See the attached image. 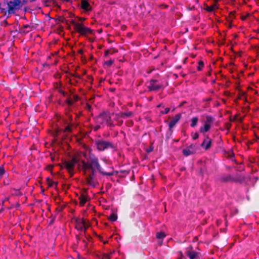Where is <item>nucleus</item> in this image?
Instances as JSON below:
<instances>
[{
  "instance_id": "79ce46f5",
  "label": "nucleus",
  "mask_w": 259,
  "mask_h": 259,
  "mask_svg": "<svg viewBox=\"0 0 259 259\" xmlns=\"http://www.w3.org/2000/svg\"><path fill=\"white\" fill-rule=\"evenodd\" d=\"M88 226L87 225L85 221L84 222V228H83V231H84V234H85L86 230L88 228Z\"/></svg>"
},
{
  "instance_id": "864d4df0",
  "label": "nucleus",
  "mask_w": 259,
  "mask_h": 259,
  "mask_svg": "<svg viewBox=\"0 0 259 259\" xmlns=\"http://www.w3.org/2000/svg\"><path fill=\"white\" fill-rule=\"evenodd\" d=\"M53 165H49L48 166V169H52L53 168Z\"/></svg>"
},
{
  "instance_id": "052dcab7",
  "label": "nucleus",
  "mask_w": 259,
  "mask_h": 259,
  "mask_svg": "<svg viewBox=\"0 0 259 259\" xmlns=\"http://www.w3.org/2000/svg\"><path fill=\"white\" fill-rule=\"evenodd\" d=\"M47 181L48 182H51L52 180L49 178H47Z\"/></svg>"
},
{
  "instance_id": "bf43d9fd",
  "label": "nucleus",
  "mask_w": 259,
  "mask_h": 259,
  "mask_svg": "<svg viewBox=\"0 0 259 259\" xmlns=\"http://www.w3.org/2000/svg\"><path fill=\"white\" fill-rule=\"evenodd\" d=\"M194 147V146L193 145H191L189 146V148L192 149Z\"/></svg>"
},
{
  "instance_id": "c756f323",
  "label": "nucleus",
  "mask_w": 259,
  "mask_h": 259,
  "mask_svg": "<svg viewBox=\"0 0 259 259\" xmlns=\"http://www.w3.org/2000/svg\"><path fill=\"white\" fill-rule=\"evenodd\" d=\"M72 126V124H69L68 125H67L64 129V132H71L72 130H71V127Z\"/></svg>"
},
{
  "instance_id": "2eb2a0df",
  "label": "nucleus",
  "mask_w": 259,
  "mask_h": 259,
  "mask_svg": "<svg viewBox=\"0 0 259 259\" xmlns=\"http://www.w3.org/2000/svg\"><path fill=\"white\" fill-rule=\"evenodd\" d=\"M79 204L81 206H83L85 203L88 201L89 198L88 196L81 194L79 197Z\"/></svg>"
},
{
  "instance_id": "5701e85b",
  "label": "nucleus",
  "mask_w": 259,
  "mask_h": 259,
  "mask_svg": "<svg viewBox=\"0 0 259 259\" xmlns=\"http://www.w3.org/2000/svg\"><path fill=\"white\" fill-rule=\"evenodd\" d=\"M84 236H85V238H86L87 240H83V242H84V246H87V245H88L87 241H88V242H90V241L92 240V238L91 236H90V235H85V234H84Z\"/></svg>"
},
{
  "instance_id": "f8f14e48",
  "label": "nucleus",
  "mask_w": 259,
  "mask_h": 259,
  "mask_svg": "<svg viewBox=\"0 0 259 259\" xmlns=\"http://www.w3.org/2000/svg\"><path fill=\"white\" fill-rule=\"evenodd\" d=\"M190 250H188L186 252V255L190 258V259H195L198 255V253L193 250V247L190 245L189 246Z\"/></svg>"
},
{
  "instance_id": "0eeeda50",
  "label": "nucleus",
  "mask_w": 259,
  "mask_h": 259,
  "mask_svg": "<svg viewBox=\"0 0 259 259\" xmlns=\"http://www.w3.org/2000/svg\"><path fill=\"white\" fill-rule=\"evenodd\" d=\"M76 27V32L79 33L81 35L85 36L88 34H92L93 33V30L84 26L82 24L77 25Z\"/></svg>"
},
{
  "instance_id": "8fccbe9b",
  "label": "nucleus",
  "mask_w": 259,
  "mask_h": 259,
  "mask_svg": "<svg viewBox=\"0 0 259 259\" xmlns=\"http://www.w3.org/2000/svg\"><path fill=\"white\" fill-rule=\"evenodd\" d=\"M9 198L8 197V198H6L5 200H4L3 201H2V205H4V203L5 201H9Z\"/></svg>"
},
{
  "instance_id": "dca6fc26",
  "label": "nucleus",
  "mask_w": 259,
  "mask_h": 259,
  "mask_svg": "<svg viewBox=\"0 0 259 259\" xmlns=\"http://www.w3.org/2000/svg\"><path fill=\"white\" fill-rule=\"evenodd\" d=\"M210 129V124L205 123L203 126L200 128L199 131L201 133H205Z\"/></svg>"
},
{
  "instance_id": "72a5a7b5",
  "label": "nucleus",
  "mask_w": 259,
  "mask_h": 259,
  "mask_svg": "<svg viewBox=\"0 0 259 259\" xmlns=\"http://www.w3.org/2000/svg\"><path fill=\"white\" fill-rule=\"evenodd\" d=\"M58 92L61 94L64 97H67L68 96V93L63 91L61 89H59L58 90Z\"/></svg>"
},
{
  "instance_id": "f257e3e1",
  "label": "nucleus",
  "mask_w": 259,
  "mask_h": 259,
  "mask_svg": "<svg viewBox=\"0 0 259 259\" xmlns=\"http://www.w3.org/2000/svg\"><path fill=\"white\" fill-rule=\"evenodd\" d=\"M82 163L81 168L84 171V174L87 172L88 169H90L91 172L88 175L86 178V181L88 185L90 186L95 187L97 185V182L95 180L96 171L103 176H111L115 174H118L119 177L126 176L130 173L129 170H121L119 171H114L113 169L109 171L104 170L103 168L101 167L99 160L97 156L95 154L91 152H89L88 157L87 158V161L82 160L81 161Z\"/></svg>"
},
{
  "instance_id": "4be33fe9",
  "label": "nucleus",
  "mask_w": 259,
  "mask_h": 259,
  "mask_svg": "<svg viewBox=\"0 0 259 259\" xmlns=\"http://www.w3.org/2000/svg\"><path fill=\"white\" fill-rule=\"evenodd\" d=\"M213 120L214 119L211 116L207 115L206 117V121L205 123H207L210 124L211 122L213 121Z\"/></svg>"
},
{
  "instance_id": "e2e57ef3",
  "label": "nucleus",
  "mask_w": 259,
  "mask_h": 259,
  "mask_svg": "<svg viewBox=\"0 0 259 259\" xmlns=\"http://www.w3.org/2000/svg\"><path fill=\"white\" fill-rule=\"evenodd\" d=\"M79 19L81 21H84L85 20L84 18H80Z\"/></svg>"
},
{
  "instance_id": "69168bd1",
  "label": "nucleus",
  "mask_w": 259,
  "mask_h": 259,
  "mask_svg": "<svg viewBox=\"0 0 259 259\" xmlns=\"http://www.w3.org/2000/svg\"><path fill=\"white\" fill-rule=\"evenodd\" d=\"M58 184V183L57 182H54V185L57 186Z\"/></svg>"
},
{
  "instance_id": "37998d69",
  "label": "nucleus",
  "mask_w": 259,
  "mask_h": 259,
  "mask_svg": "<svg viewBox=\"0 0 259 259\" xmlns=\"http://www.w3.org/2000/svg\"><path fill=\"white\" fill-rule=\"evenodd\" d=\"M238 115H235L234 116L233 118V119H231L230 120H231V121H235V120H237V119H238Z\"/></svg>"
},
{
  "instance_id": "4c0bfd02",
  "label": "nucleus",
  "mask_w": 259,
  "mask_h": 259,
  "mask_svg": "<svg viewBox=\"0 0 259 259\" xmlns=\"http://www.w3.org/2000/svg\"><path fill=\"white\" fill-rule=\"evenodd\" d=\"M85 109L89 110V111H91V109H92V106L91 105H90V104H85Z\"/></svg>"
},
{
  "instance_id": "c9c22d12",
  "label": "nucleus",
  "mask_w": 259,
  "mask_h": 259,
  "mask_svg": "<svg viewBox=\"0 0 259 259\" xmlns=\"http://www.w3.org/2000/svg\"><path fill=\"white\" fill-rule=\"evenodd\" d=\"M170 110V109L169 108H165L164 110L163 111H161V113L162 114H167Z\"/></svg>"
},
{
  "instance_id": "e433bc0d",
  "label": "nucleus",
  "mask_w": 259,
  "mask_h": 259,
  "mask_svg": "<svg viewBox=\"0 0 259 259\" xmlns=\"http://www.w3.org/2000/svg\"><path fill=\"white\" fill-rule=\"evenodd\" d=\"M199 137V135L197 133H195L194 134H193L192 135V139L193 140H196L197 139H198Z\"/></svg>"
},
{
  "instance_id": "4468645a",
  "label": "nucleus",
  "mask_w": 259,
  "mask_h": 259,
  "mask_svg": "<svg viewBox=\"0 0 259 259\" xmlns=\"http://www.w3.org/2000/svg\"><path fill=\"white\" fill-rule=\"evenodd\" d=\"M133 115V113L132 112L127 111L126 112H120L118 114H116V116L118 118H125L126 117H131Z\"/></svg>"
},
{
  "instance_id": "393cba45",
  "label": "nucleus",
  "mask_w": 259,
  "mask_h": 259,
  "mask_svg": "<svg viewBox=\"0 0 259 259\" xmlns=\"http://www.w3.org/2000/svg\"><path fill=\"white\" fill-rule=\"evenodd\" d=\"M117 215L114 213H111L109 217V219L111 222H114L117 220Z\"/></svg>"
},
{
  "instance_id": "39448f33",
  "label": "nucleus",
  "mask_w": 259,
  "mask_h": 259,
  "mask_svg": "<svg viewBox=\"0 0 259 259\" xmlns=\"http://www.w3.org/2000/svg\"><path fill=\"white\" fill-rule=\"evenodd\" d=\"M111 116L108 112H103L99 114L96 118V122L97 124H107L111 125Z\"/></svg>"
},
{
  "instance_id": "412c9836",
  "label": "nucleus",
  "mask_w": 259,
  "mask_h": 259,
  "mask_svg": "<svg viewBox=\"0 0 259 259\" xmlns=\"http://www.w3.org/2000/svg\"><path fill=\"white\" fill-rule=\"evenodd\" d=\"M12 190L14 192V193L12 194L13 195L17 196L22 195V193L20 191V189H16L14 188Z\"/></svg>"
},
{
  "instance_id": "de8ad7c7",
  "label": "nucleus",
  "mask_w": 259,
  "mask_h": 259,
  "mask_svg": "<svg viewBox=\"0 0 259 259\" xmlns=\"http://www.w3.org/2000/svg\"><path fill=\"white\" fill-rule=\"evenodd\" d=\"M53 185H54V182L53 181H52L51 182H49V186L50 187H52L53 186Z\"/></svg>"
},
{
  "instance_id": "c03bdc74",
  "label": "nucleus",
  "mask_w": 259,
  "mask_h": 259,
  "mask_svg": "<svg viewBox=\"0 0 259 259\" xmlns=\"http://www.w3.org/2000/svg\"><path fill=\"white\" fill-rule=\"evenodd\" d=\"M30 27V26L28 24L24 25L23 26V28H24V29H27V28H28Z\"/></svg>"
},
{
  "instance_id": "473e14b6",
  "label": "nucleus",
  "mask_w": 259,
  "mask_h": 259,
  "mask_svg": "<svg viewBox=\"0 0 259 259\" xmlns=\"http://www.w3.org/2000/svg\"><path fill=\"white\" fill-rule=\"evenodd\" d=\"M112 254V252L110 253H105L103 255V259H110V255Z\"/></svg>"
},
{
  "instance_id": "4d7b16f0",
  "label": "nucleus",
  "mask_w": 259,
  "mask_h": 259,
  "mask_svg": "<svg viewBox=\"0 0 259 259\" xmlns=\"http://www.w3.org/2000/svg\"><path fill=\"white\" fill-rule=\"evenodd\" d=\"M118 52V51H117V50H114L113 51V52H112L111 53V54H113V53H116V52Z\"/></svg>"
},
{
  "instance_id": "6e6d98bb",
  "label": "nucleus",
  "mask_w": 259,
  "mask_h": 259,
  "mask_svg": "<svg viewBox=\"0 0 259 259\" xmlns=\"http://www.w3.org/2000/svg\"><path fill=\"white\" fill-rule=\"evenodd\" d=\"M153 149V148L152 147H151L149 150H147V152H150L152 151Z\"/></svg>"
},
{
  "instance_id": "ddd939ff",
  "label": "nucleus",
  "mask_w": 259,
  "mask_h": 259,
  "mask_svg": "<svg viewBox=\"0 0 259 259\" xmlns=\"http://www.w3.org/2000/svg\"><path fill=\"white\" fill-rule=\"evenodd\" d=\"M81 8L86 11L91 10L90 5L87 0H81Z\"/></svg>"
},
{
  "instance_id": "7c9ffc66",
  "label": "nucleus",
  "mask_w": 259,
  "mask_h": 259,
  "mask_svg": "<svg viewBox=\"0 0 259 259\" xmlns=\"http://www.w3.org/2000/svg\"><path fill=\"white\" fill-rule=\"evenodd\" d=\"M71 23L73 25L74 29L75 31H76V27H77V25L78 24H81V23H76L74 20H71Z\"/></svg>"
},
{
  "instance_id": "a878e982",
  "label": "nucleus",
  "mask_w": 259,
  "mask_h": 259,
  "mask_svg": "<svg viewBox=\"0 0 259 259\" xmlns=\"http://www.w3.org/2000/svg\"><path fill=\"white\" fill-rule=\"evenodd\" d=\"M204 67V63L202 61H199L198 62V66H197V70L198 71L202 70V68Z\"/></svg>"
},
{
  "instance_id": "ea45409f",
  "label": "nucleus",
  "mask_w": 259,
  "mask_h": 259,
  "mask_svg": "<svg viewBox=\"0 0 259 259\" xmlns=\"http://www.w3.org/2000/svg\"><path fill=\"white\" fill-rule=\"evenodd\" d=\"M111 53L110 50H107L105 51V54H104V55L105 56H108L109 54H111Z\"/></svg>"
},
{
  "instance_id": "13d9d810",
  "label": "nucleus",
  "mask_w": 259,
  "mask_h": 259,
  "mask_svg": "<svg viewBox=\"0 0 259 259\" xmlns=\"http://www.w3.org/2000/svg\"><path fill=\"white\" fill-rule=\"evenodd\" d=\"M26 3H27L26 1H23L22 3L21 2V5H22V6L23 5L26 4Z\"/></svg>"
},
{
  "instance_id": "a19ab883",
  "label": "nucleus",
  "mask_w": 259,
  "mask_h": 259,
  "mask_svg": "<svg viewBox=\"0 0 259 259\" xmlns=\"http://www.w3.org/2000/svg\"><path fill=\"white\" fill-rule=\"evenodd\" d=\"M73 100H74V101H78V99H79L78 96L77 95H74L73 97Z\"/></svg>"
},
{
  "instance_id": "58836bf2",
  "label": "nucleus",
  "mask_w": 259,
  "mask_h": 259,
  "mask_svg": "<svg viewBox=\"0 0 259 259\" xmlns=\"http://www.w3.org/2000/svg\"><path fill=\"white\" fill-rule=\"evenodd\" d=\"M101 128L100 124H97V125H96L94 128V131H97L98 130H99Z\"/></svg>"
},
{
  "instance_id": "bb28decb",
  "label": "nucleus",
  "mask_w": 259,
  "mask_h": 259,
  "mask_svg": "<svg viewBox=\"0 0 259 259\" xmlns=\"http://www.w3.org/2000/svg\"><path fill=\"white\" fill-rule=\"evenodd\" d=\"M65 103L67 104L68 106H71L73 104V101L70 98H68L66 100Z\"/></svg>"
},
{
  "instance_id": "a211bd4d",
  "label": "nucleus",
  "mask_w": 259,
  "mask_h": 259,
  "mask_svg": "<svg viewBox=\"0 0 259 259\" xmlns=\"http://www.w3.org/2000/svg\"><path fill=\"white\" fill-rule=\"evenodd\" d=\"M198 121V118L197 117H193L191 119V126L193 127H195L197 125Z\"/></svg>"
},
{
  "instance_id": "20e7f679",
  "label": "nucleus",
  "mask_w": 259,
  "mask_h": 259,
  "mask_svg": "<svg viewBox=\"0 0 259 259\" xmlns=\"http://www.w3.org/2000/svg\"><path fill=\"white\" fill-rule=\"evenodd\" d=\"M79 161V159L75 156L72 157L71 160H65L61 165V168L66 169L70 177H72L74 174V167L76 163Z\"/></svg>"
},
{
  "instance_id": "cd10ccee",
  "label": "nucleus",
  "mask_w": 259,
  "mask_h": 259,
  "mask_svg": "<svg viewBox=\"0 0 259 259\" xmlns=\"http://www.w3.org/2000/svg\"><path fill=\"white\" fill-rule=\"evenodd\" d=\"M77 78H73V79H71V78H69V83L72 84V85H75L76 83H77L78 81L76 79Z\"/></svg>"
},
{
  "instance_id": "2f4dec72",
  "label": "nucleus",
  "mask_w": 259,
  "mask_h": 259,
  "mask_svg": "<svg viewBox=\"0 0 259 259\" xmlns=\"http://www.w3.org/2000/svg\"><path fill=\"white\" fill-rule=\"evenodd\" d=\"M113 63H114V60L110 59L108 61L105 62V64L107 66L110 67L113 64Z\"/></svg>"
},
{
  "instance_id": "a18cd8bd",
  "label": "nucleus",
  "mask_w": 259,
  "mask_h": 259,
  "mask_svg": "<svg viewBox=\"0 0 259 259\" xmlns=\"http://www.w3.org/2000/svg\"><path fill=\"white\" fill-rule=\"evenodd\" d=\"M178 253L181 255V257L179 259H181L183 257V254L182 251H180L178 252Z\"/></svg>"
},
{
  "instance_id": "1a4fd4ad",
  "label": "nucleus",
  "mask_w": 259,
  "mask_h": 259,
  "mask_svg": "<svg viewBox=\"0 0 259 259\" xmlns=\"http://www.w3.org/2000/svg\"><path fill=\"white\" fill-rule=\"evenodd\" d=\"M181 118V114H176L174 118L169 122L168 123V126H169V130L171 133L172 132V128L175 126L176 123L180 120V119Z\"/></svg>"
},
{
  "instance_id": "7ed1b4c3",
  "label": "nucleus",
  "mask_w": 259,
  "mask_h": 259,
  "mask_svg": "<svg viewBox=\"0 0 259 259\" xmlns=\"http://www.w3.org/2000/svg\"><path fill=\"white\" fill-rule=\"evenodd\" d=\"M94 144L96 149L100 152L115 148L113 142L105 140L102 138L96 139L94 141Z\"/></svg>"
},
{
  "instance_id": "f3484780",
  "label": "nucleus",
  "mask_w": 259,
  "mask_h": 259,
  "mask_svg": "<svg viewBox=\"0 0 259 259\" xmlns=\"http://www.w3.org/2000/svg\"><path fill=\"white\" fill-rule=\"evenodd\" d=\"M56 22L57 23H59V22L61 23H65L67 24H68V21L66 20V19L63 17H59L56 19Z\"/></svg>"
},
{
  "instance_id": "09e8293b",
  "label": "nucleus",
  "mask_w": 259,
  "mask_h": 259,
  "mask_svg": "<svg viewBox=\"0 0 259 259\" xmlns=\"http://www.w3.org/2000/svg\"><path fill=\"white\" fill-rule=\"evenodd\" d=\"M226 125H227V127L228 130H229V129H230V128L231 127V124L229 123H227L226 124Z\"/></svg>"
},
{
  "instance_id": "f704fd0d",
  "label": "nucleus",
  "mask_w": 259,
  "mask_h": 259,
  "mask_svg": "<svg viewBox=\"0 0 259 259\" xmlns=\"http://www.w3.org/2000/svg\"><path fill=\"white\" fill-rule=\"evenodd\" d=\"M69 75L71 76L74 77L75 78L81 79L80 75H78L77 73H69Z\"/></svg>"
},
{
  "instance_id": "3c124183",
  "label": "nucleus",
  "mask_w": 259,
  "mask_h": 259,
  "mask_svg": "<svg viewBox=\"0 0 259 259\" xmlns=\"http://www.w3.org/2000/svg\"><path fill=\"white\" fill-rule=\"evenodd\" d=\"M237 120L238 121H239L240 122H241L243 120V118L242 117H239V118L238 117Z\"/></svg>"
},
{
  "instance_id": "f03ea898",
  "label": "nucleus",
  "mask_w": 259,
  "mask_h": 259,
  "mask_svg": "<svg viewBox=\"0 0 259 259\" xmlns=\"http://www.w3.org/2000/svg\"><path fill=\"white\" fill-rule=\"evenodd\" d=\"M244 180V176L239 174H236L234 176L230 174H224L220 178V181L222 183H242Z\"/></svg>"
},
{
  "instance_id": "0e129e2a",
  "label": "nucleus",
  "mask_w": 259,
  "mask_h": 259,
  "mask_svg": "<svg viewBox=\"0 0 259 259\" xmlns=\"http://www.w3.org/2000/svg\"><path fill=\"white\" fill-rule=\"evenodd\" d=\"M76 238L77 240H79L80 239V238H79V236H78V235L76 236Z\"/></svg>"
},
{
  "instance_id": "338daca9",
  "label": "nucleus",
  "mask_w": 259,
  "mask_h": 259,
  "mask_svg": "<svg viewBox=\"0 0 259 259\" xmlns=\"http://www.w3.org/2000/svg\"><path fill=\"white\" fill-rule=\"evenodd\" d=\"M3 210H4V208L2 207V208L0 209V213H1Z\"/></svg>"
},
{
  "instance_id": "6e6552de",
  "label": "nucleus",
  "mask_w": 259,
  "mask_h": 259,
  "mask_svg": "<svg viewBox=\"0 0 259 259\" xmlns=\"http://www.w3.org/2000/svg\"><path fill=\"white\" fill-rule=\"evenodd\" d=\"M162 88V84L158 83V81L156 79H151L149 82V85L148 88L149 91H157Z\"/></svg>"
},
{
  "instance_id": "c85d7f7f",
  "label": "nucleus",
  "mask_w": 259,
  "mask_h": 259,
  "mask_svg": "<svg viewBox=\"0 0 259 259\" xmlns=\"http://www.w3.org/2000/svg\"><path fill=\"white\" fill-rule=\"evenodd\" d=\"M5 172L6 171L4 166H0V179H1L2 177L4 175Z\"/></svg>"
},
{
  "instance_id": "423d86ee",
  "label": "nucleus",
  "mask_w": 259,
  "mask_h": 259,
  "mask_svg": "<svg viewBox=\"0 0 259 259\" xmlns=\"http://www.w3.org/2000/svg\"><path fill=\"white\" fill-rule=\"evenodd\" d=\"M20 0L11 1L8 3V13L9 14H14L16 10H19L22 7Z\"/></svg>"
},
{
  "instance_id": "774afa93",
  "label": "nucleus",
  "mask_w": 259,
  "mask_h": 259,
  "mask_svg": "<svg viewBox=\"0 0 259 259\" xmlns=\"http://www.w3.org/2000/svg\"><path fill=\"white\" fill-rule=\"evenodd\" d=\"M36 1V0H30L31 3Z\"/></svg>"
},
{
  "instance_id": "9d476101",
  "label": "nucleus",
  "mask_w": 259,
  "mask_h": 259,
  "mask_svg": "<svg viewBox=\"0 0 259 259\" xmlns=\"http://www.w3.org/2000/svg\"><path fill=\"white\" fill-rule=\"evenodd\" d=\"M84 222L85 220L83 219H77L75 220V228L80 231H82L84 228Z\"/></svg>"
},
{
  "instance_id": "49530a36",
  "label": "nucleus",
  "mask_w": 259,
  "mask_h": 259,
  "mask_svg": "<svg viewBox=\"0 0 259 259\" xmlns=\"http://www.w3.org/2000/svg\"><path fill=\"white\" fill-rule=\"evenodd\" d=\"M230 15L231 16L232 18H233L235 17V12H230Z\"/></svg>"
},
{
  "instance_id": "b1692460",
  "label": "nucleus",
  "mask_w": 259,
  "mask_h": 259,
  "mask_svg": "<svg viewBox=\"0 0 259 259\" xmlns=\"http://www.w3.org/2000/svg\"><path fill=\"white\" fill-rule=\"evenodd\" d=\"M165 236V235L164 232H158L156 234V237L157 238L160 239H163Z\"/></svg>"
},
{
  "instance_id": "aec40b11",
  "label": "nucleus",
  "mask_w": 259,
  "mask_h": 259,
  "mask_svg": "<svg viewBox=\"0 0 259 259\" xmlns=\"http://www.w3.org/2000/svg\"><path fill=\"white\" fill-rule=\"evenodd\" d=\"M182 153L185 156H188L192 154L193 152L191 151L189 149H184L183 150Z\"/></svg>"
},
{
  "instance_id": "9b49d317",
  "label": "nucleus",
  "mask_w": 259,
  "mask_h": 259,
  "mask_svg": "<svg viewBox=\"0 0 259 259\" xmlns=\"http://www.w3.org/2000/svg\"><path fill=\"white\" fill-rule=\"evenodd\" d=\"M211 144V140L209 138L208 136H206L203 142L201 144V146L205 150H207L210 147Z\"/></svg>"
},
{
  "instance_id": "603ef678",
  "label": "nucleus",
  "mask_w": 259,
  "mask_h": 259,
  "mask_svg": "<svg viewBox=\"0 0 259 259\" xmlns=\"http://www.w3.org/2000/svg\"><path fill=\"white\" fill-rule=\"evenodd\" d=\"M43 66L44 67H49V64L47 63H45L43 64Z\"/></svg>"
},
{
  "instance_id": "6ab92c4d",
  "label": "nucleus",
  "mask_w": 259,
  "mask_h": 259,
  "mask_svg": "<svg viewBox=\"0 0 259 259\" xmlns=\"http://www.w3.org/2000/svg\"><path fill=\"white\" fill-rule=\"evenodd\" d=\"M215 8H217V5L216 4H214V5H211L210 6H207L205 8V10L206 11H207L208 12H212Z\"/></svg>"
},
{
  "instance_id": "5fc2aeb1",
  "label": "nucleus",
  "mask_w": 259,
  "mask_h": 259,
  "mask_svg": "<svg viewBox=\"0 0 259 259\" xmlns=\"http://www.w3.org/2000/svg\"><path fill=\"white\" fill-rule=\"evenodd\" d=\"M248 15H249V14H248L247 16L242 17V19L243 20H245V19L247 17V16H248Z\"/></svg>"
},
{
  "instance_id": "680f3d73",
  "label": "nucleus",
  "mask_w": 259,
  "mask_h": 259,
  "mask_svg": "<svg viewBox=\"0 0 259 259\" xmlns=\"http://www.w3.org/2000/svg\"><path fill=\"white\" fill-rule=\"evenodd\" d=\"M78 53H79V54H82V53H83V51H82V50H79L78 51Z\"/></svg>"
}]
</instances>
